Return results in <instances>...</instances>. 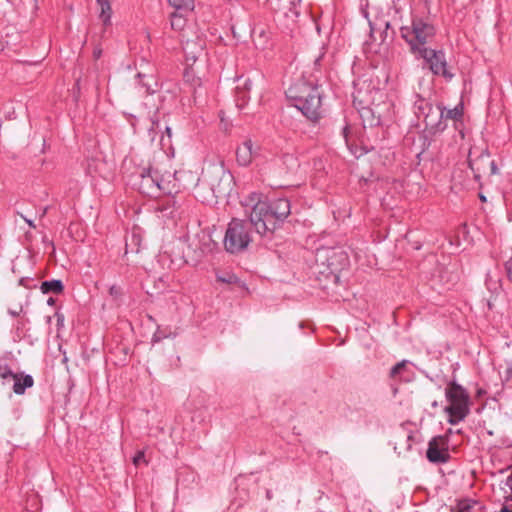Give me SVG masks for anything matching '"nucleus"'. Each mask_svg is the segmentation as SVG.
<instances>
[{"instance_id":"46","label":"nucleus","mask_w":512,"mask_h":512,"mask_svg":"<svg viewBox=\"0 0 512 512\" xmlns=\"http://www.w3.org/2000/svg\"><path fill=\"white\" fill-rule=\"evenodd\" d=\"M128 247H129V244L126 243V253L128 252Z\"/></svg>"},{"instance_id":"8","label":"nucleus","mask_w":512,"mask_h":512,"mask_svg":"<svg viewBox=\"0 0 512 512\" xmlns=\"http://www.w3.org/2000/svg\"><path fill=\"white\" fill-rule=\"evenodd\" d=\"M158 174V169L143 168L133 176L132 184L144 195L157 196L159 194Z\"/></svg>"},{"instance_id":"10","label":"nucleus","mask_w":512,"mask_h":512,"mask_svg":"<svg viewBox=\"0 0 512 512\" xmlns=\"http://www.w3.org/2000/svg\"><path fill=\"white\" fill-rule=\"evenodd\" d=\"M416 56L425 60L433 74L452 79L453 74L447 69V62L443 51L427 48L425 52H420Z\"/></svg>"},{"instance_id":"18","label":"nucleus","mask_w":512,"mask_h":512,"mask_svg":"<svg viewBox=\"0 0 512 512\" xmlns=\"http://www.w3.org/2000/svg\"><path fill=\"white\" fill-rule=\"evenodd\" d=\"M170 6L175 8L176 12L188 14L194 10V0H168Z\"/></svg>"},{"instance_id":"24","label":"nucleus","mask_w":512,"mask_h":512,"mask_svg":"<svg viewBox=\"0 0 512 512\" xmlns=\"http://www.w3.org/2000/svg\"><path fill=\"white\" fill-rule=\"evenodd\" d=\"M462 116V107H455L453 109L444 110L443 118L457 120Z\"/></svg>"},{"instance_id":"40","label":"nucleus","mask_w":512,"mask_h":512,"mask_svg":"<svg viewBox=\"0 0 512 512\" xmlns=\"http://www.w3.org/2000/svg\"><path fill=\"white\" fill-rule=\"evenodd\" d=\"M452 434H453V430L450 428V429L447 430V432H446V434L444 436H448L449 437Z\"/></svg>"},{"instance_id":"21","label":"nucleus","mask_w":512,"mask_h":512,"mask_svg":"<svg viewBox=\"0 0 512 512\" xmlns=\"http://www.w3.org/2000/svg\"><path fill=\"white\" fill-rule=\"evenodd\" d=\"M19 373H14L8 366L0 367V378L2 379L3 385L13 382L18 377Z\"/></svg>"},{"instance_id":"39","label":"nucleus","mask_w":512,"mask_h":512,"mask_svg":"<svg viewBox=\"0 0 512 512\" xmlns=\"http://www.w3.org/2000/svg\"><path fill=\"white\" fill-rule=\"evenodd\" d=\"M165 130H166V133H167L168 137L170 138L171 137V129H170V127L167 126L165 128Z\"/></svg>"},{"instance_id":"12","label":"nucleus","mask_w":512,"mask_h":512,"mask_svg":"<svg viewBox=\"0 0 512 512\" xmlns=\"http://www.w3.org/2000/svg\"><path fill=\"white\" fill-rule=\"evenodd\" d=\"M205 48V40L200 37L187 39L183 43V52L185 61L188 66H192L196 60L203 55Z\"/></svg>"},{"instance_id":"9","label":"nucleus","mask_w":512,"mask_h":512,"mask_svg":"<svg viewBox=\"0 0 512 512\" xmlns=\"http://www.w3.org/2000/svg\"><path fill=\"white\" fill-rule=\"evenodd\" d=\"M184 204L180 196H166L157 201L155 211L159 218L175 221L184 213Z\"/></svg>"},{"instance_id":"16","label":"nucleus","mask_w":512,"mask_h":512,"mask_svg":"<svg viewBox=\"0 0 512 512\" xmlns=\"http://www.w3.org/2000/svg\"><path fill=\"white\" fill-rule=\"evenodd\" d=\"M97 5L100 8L99 18L105 26L111 25L112 18V7L110 0H96Z\"/></svg>"},{"instance_id":"6","label":"nucleus","mask_w":512,"mask_h":512,"mask_svg":"<svg viewBox=\"0 0 512 512\" xmlns=\"http://www.w3.org/2000/svg\"><path fill=\"white\" fill-rule=\"evenodd\" d=\"M198 182V175L191 171L183 170L175 171L174 173H161L159 171V194L163 193L166 196H178V192L181 187L188 188L189 186H196Z\"/></svg>"},{"instance_id":"38","label":"nucleus","mask_w":512,"mask_h":512,"mask_svg":"<svg viewBox=\"0 0 512 512\" xmlns=\"http://www.w3.org/2000/svg\"><path fill=\"white\" fill-rule=\"evenodd\" d=\"M507 483H512V468H511L510 475L507 477Z\"/></svg>"},{"instance_id":"43","label":"nucleus","mask_w":512,"mask_h":512,"mask_svg":"<svg viewBox=\"0 0 512 512\" xmlns=\"http://www.w3.org/2000/svg\"><path fill=\"white\" fill-rule=\"evenodd\" d=\"M138 240H139L138 237L135 234H133L132 235V241H137L138 242Z\"/></svg>"},{"instance_id":"45","label":"nucleus","mask_w":512,"mask_h":512,"mask_svg":"<svg viewBox=\"0 0 512 512\" xmlns=\"http://www.w3.org/2000/svg\"><path fill=\"white\" fill-rule=\"evenodd\" d=\"M47 302L49 305H52L54 303V300L52 298H49Z\"/></svg>"},{"instance_id":"17","label":"nucleus","mask_w":512,"mask_h":512,"mask_svg":"<svg viewBox=\"0 0 512 512\" xmlns=\"http://www.w3.org/2000/svg\"><path fill=\"white\" fill-rule=\"evenodd\" d=\"M478 505V502L472 499H462L457 501V503L451 507V512H476L475 507Z\"/></svg>"},{"instance_id":"34","label":"nucleus","mask_w":512,"mask_h":512,"mask_svg":"<svg viewBox=\"0 0 512 512\" xmlns=\"http://www.w3.org/2000/svg\"><path fill=\"white\" fill-rule=\"evenodd\" d=\"M56 317H57V324L58 326H63L64 325V315L57 312L56 313Z\"/></svg>"},{"instance_id":"22","label":"nucleus","mask_w":512,"mask_h":512,"mask_svg":"<svg viewBox=\"0 0 512 512\" xmlns=\"http://www.w3.org/2000/svg\"><path fill=\"white\" fill-rule=\"evenodd\" d=\"M235 98H236L235 101H236L237 107H239L241 109L245 106V104L247 103V101L249 99V92L243 91L241 86L237 85Z\"/></svg>"},{"instance_id":"41","label":"nucleus","mask_w":512,"mask_h":512,"mask_svg":"<svg viewBox=\"0 0 512 512\" xmlns=\"http://www.w3.org/2000/svg\"><path fill=\"white\" fill-rule=\"evenodd\" d=\"M320 59H321V56L317 57L315 59V65L318 66L319 65V62H320Z\"/></svg>"},{"instance_id":"23","label":"nucleus","mask_w":512,"mask_h":512,"mask_svg":"<svg viewBox=\"0 0 512 512\" xmlns=\"http://www.w3.org/2000/svg\"><path fill=\"white\" fill-rule=\"evenodd\" d=\"M185 13L175 12L171 15V27L172 29H180L184 23L185 19L184 16Z\"/></svg>"},{"instance_id":"1","label":"nucleus","mask_w":512,"mask_h":512,"mask_svg":"<svg viewBox=\"0 0 512 512\" xmlns=\"http://www.w3.org/2000/svg\"><path fill=\"white\" fill-rule=\"evenodd\" d=\"M248 222L260 236H270L291 213L286 198L268 200L263 194L252 192L242 202Z\"/></svg>"},{"instance_id":"2","label":"nucleus","mask_w":512,"mask_h":512,"mask_svg":"<svg viewBox=\"0 0 512 512\" xmlns=\"http://www.w3.org/2000/svg\"><path fill=\"white\" fill-rule=\"evenodd\" d=\"M286 97L307 119L316 122L322 117V92L318 85L298 80L286 90Z\"/></svg>"},{"instance_id":"28","label":"nucleus","mask_w":512,"mask_h":512,"mask_svg":"<svg viewBox=\"0 0 512 512\" xmlns=\"http://www.w3.org/2000/svg\"><path fill=\"white\" fill-rule=\"evenodd\" d=\"M109 294L114 297V298H118L121 296L122 292H121V288L117 285H112L110 288H109Z\"/></svg>"},{"instance_id":"15","label":"nucleus","mask_w":512,"mask_h":512,"mask_svg":"<svg viewBox=\"0 0 512 512\" xmlns=\"http://www.w3.org/2000/svg\"><path fill=\"white\" fill-rule=\"evenodd\" d=\"M34 385V379L29 374L19 373L13 384V392L17 395H23L27 388H31Z\"/></svg>"},{"instance_id":"47","label":"nucleus","mask_w":512,"mask_h":512,"mask_svg":"<svg viewBox=\"0 0 512 512\" xmlns=\"http://www.w3.org/2000/svg\"><path fill=\"white\" fill-rule=\"evenodd\" d=\"M51 317H47V322L50 323Z\"/></svg>"},{"instance_id":"27","label":"nucleus","mask_w":512,"mask_h":512,"mask_svg":"<svg viewBox=\"0 0 512 512\" xmlns=\"http://www.w3.org/2000/svg\"><path fill=\"white\" fill-rule=\"evenodd\" d=\"M217 280L223 283H235L238 279L235 275L217 276Z\"/></svg>"},{"instance_id":"36","label":"nucleus","mask_w":512,"mask_h":512,"mask_svg":"<svg viewBox=\"0 0 512 512\" xmlns=\"http://www.w3.org/2000/svg\"><path fill=\"white\" fill-rule=\"evenodd\" d=\"M24 220L26 221V223H27L30 227L35 228L34 222H33L32 220H29V219H27V218H24Z\"/></svg>"},{"instance_id":"4","label":"nucleus","mask_w":512,"mask_h":512,"mask_svg":"<svg viewBox=\"0 0 512 512\" xmlns=\"http://www.w3.org/2000/svg\"><path fill=\"white\" fill-rule=\"evenodd\" d=\"M448 405L444 412L448 414V423L457 425L470 413V398L467 390L456 382H451L445 389Z\"/></svg>"},{"instance_id":"44","label":"nucleus","mask_w":512,"mask_h":512,"mask_svg":"<svg viewBox=\"0 0 512 512\" xmlns=\"http://www.w3.org/2000/svg\"><path fill=\"white\" fill-rule=\"evenodd\" d=\"M100 54H101V51H94V55H95V57H99V56H100Z\"/></svg>"},{"instance_id":"48","label":"nucleus","mask_w":512,"mask_h":512,"mask_svg":"<svg viewBox=\"0 0 512 512\" xmlns=\"http://www.w3.org/2000/svg\"><path fill=\"white\" fill-rule=\"evenodd\" d=\"M480 198H481V200H483V201H485V200H486V198H485L484 196H481Z\"/></svg>"},{"instance_id":"11","label":"nucleus","mask_w":512,"mask_h":512,"mask_svg":"<svg viewBox=\"0 0 512 512\" xmlns=\"http://www.w3.org/2000/svg\"><path fill=\"white\" fill-rule=\"evenodd\" d=\"M426 457L432 463H447L450 460L448 436L433 437L428 443Z\"/></svg>"},{"instance_id":"20","label":"nucleus","mask_w":512,"mask_h":512,"mask_svg":"<svg viewBox=\"0 0 512 512\" xmlns=\"http://www.w3.org/2000/svg\"><path fill=\"white\" fill-rule=\"evenodd\" d=\"M184 79L187 83H190L193 88V94L194 98L196 99V95L199 93L198 89L201 88L202 82L201 79L198 77H195V75L192 73V71L186 70L184 73Z\"/></svg>"},{"instance_id":"37","label":"nucleus","mask_w":512,"mask_h":512,"mask_svg":"<svg viewBox=\"0 0 512 512\" xmlns=\"http://www.w3.org/2000/svg\"><path fill=\"white\" fill-rule=\"evenodd\" d=\"M159 125V122L158 121H152V129H155L157 128Z\"/></svg>"},{"instance_id":"13","label":"nucleus","mask_w":512,"mask_h":512,"mask_svg":"<svg viewBox=\"0 0 512 512\" xmlns=\"http://www.w3.org/2000/svg\"><path fill=\"white\" fill-rule=\"evenodd\" d=\"M259 147L255 146L250 139L245 140L236 149V160L240 166L250 165L253 159L258 155Z\"/></svg>"},{"instance_id":"25","label":"nucleus","mask_w":512,"mask_h":512,"mask_svg":"<svg viewBox=\"0 0 512 512\" xmlns=\"http://www.w3.org/2000/svg\"><path fill=\"white\" fill-rule=\"evenodd\" d=\"M142 85L146 88L148 94H153L158 90V83L152 77L147 82H143Z\"/></svg>"},{"instance_id":"5","label":"nucleus","mask_w":512,"mask_h":512,"mask_svg":"<svg viewBox=\"0 0 512 512\" xmlns=\"http://www.w3.org/2000/svg\"><path fill=\"white\" fill-rule=\"evenodd\" d=\"M250 223L244 219L233 218L227 225L223 238L225 250L230 254L244 252L252 242Z\"/></svg>"},{"instance_id":"19","label":"nucleus","mask_w":512,"mask_h":512,"mask_svg":"<svg viewBox=\"0 0 512 512\" xmlns=\"http://www.w3.org/2000/svg\"><path fill=\"white\" fill-rule=\"evenodd\" d=\"M41 291L43 293H61L63 291V284L60 280L44 281L41 284Z\"/></svg>"},{"instance_id":"32","label":"nucleus","mask_w":512,"mask_h":512,"mask_svg":"<svg viewBox=\"0 0 512 512\" xmlns=\"http://www.w3.org/2000/svg\"><path fill=\"white\" fill-rule=\"evenodd\" d=\"M505 486L509 489V490H505V498L512 501V482L507 483V480H506Z\"/></svg>"},{"instance_id":"7","label":"nucleus","mask_w":512,"mask_h":512,"mask_svg":"<svg viewBox=\"0 0 512 512\" xmlns=\"http://www.w3.org/2000/svg\"><path fill=\"white\" fill-rule=\"evenodd\" d=\"M413 112L418 119H422L426 128L438 132L445 128L443 124L444 108L440 105L433 106L432 103L420 95L415 96Z\"/></svg>"},{"instance_id":"49","label":"nucleus","mask_w":512,"mask_h":512,"mask_svg":"<svg viewBox=\"0 0 512 512\" xmlns=\"http://www.w3.org/2000/svg\"><path fill=\"white\" fill-rule=\"evenodd\" d=\"M432 405H433L434 407H436V406H437V402H436V401H435V402H433V404H432Z\"/></svg>"},{"instance_id":"42","label":"nucleus","mask_w":512,"mask_h":512,"mask_svg":"<svg viewBox=\"0 0 512 512\" xmlns=\"http://www.w3.org/2000/svg\"><path fill=\"white\" fill-rule=\"evenodd\" d=\"M492 172L495 173L496 172V165L494 162H492Z\"/></svg>"},{"instance_id":"26","label":"nucleus","mask_w":512,"mask_h":512,"mask_svg":"<svg viewBox=\"0 0 512 512\" xmlns=\"http://www.w3.org/2000/svg\"><path fill=\"white\" fill-rule=\"evenodd\" d=\"M255 35H256V32L254 31L253 32V40H254V43H255L256 47L261 48V49L264 48L265 40L267 39L266 33L263 30H261L259 32V38L260 39L263 38V41H259V42H258V40H257Z\"/></svg>"},{"instance_id":"29","label":"nucleus","mask_w":512,"mask_h":512,"mask_svg":"<svg viewBox=\"0 0 512 512\" xmlns=\"http://www.w3.org/2000/svg\"><path fill=\"white\" fill-rule=\"evenodd\" d=\"M142 461H145V454L143 451H138L133 457V463L138 466Z\"/></svg>"},{"instance_id":"30","label":"nucleus","mask_w":512,"mask_h":512,"mask_svg":"<svg viewBox=\"0 0 512 512\" xmlns=\"http://www.w3.org/2000/svg\"><path fill=\"white\" fill-rule=\"evenodd\" d=\"M240 83L238 85L241 86L243 91L249 92L252 86V82L249 79H240Z\"/></svg>"},{"instance_id":"14","label":"nucleus","mask_w":512,"mask_h":512,"mask_svg":"<svg viewBox=\"0 0 512 512\" xmlns=\"http://www.w3.org/2000/svg\"><path fill=\"white\" fill-rule=\"evenodd\" d=\"M412 363L408 360H402L394 365L390 370V377L403 381H409L413 377V372L409 368Z\"/></svg>"},{"instance_id":"35","label":"nucleus","mask_w":512,"mask_h":512,"mask_svg":"<svg viewBox=\"0 0 512 512\" xmlns=\"http://www.w3.org/2000/svg\"><path fill=\"white\" fill-rule=\"evenodd\" d=\"M498 512H512V505H503Z\"/></svg>"},{"instance_id":"33","label":"nucleus","mask_w":512,"mask_h":512,"mask_svg":"<svg viewBox=\"0 0 512 512\" xmlns=\"http://www.w3.org/2000/svg\"><path fill=\"white\" fill-rule=\"evenodd\" d=\"M505 270L509 280L512 282V264L510 262L505 263Z\"/></svg>"},{"instance_id":"3","label":"nucleus","mask_w":512,"mask_h":512,"mask_svg":"<svg viewBox=\"0 0 512 512\" xmlns=\"http://www.w3.org/2000/svg\"><path fill=\"white\" fill-rule=\"evenodd\" d=\"M400 34L409 45L411 52L417 55L425 52L426 45L430 44L436 35V29L428 20L413 17L410 25L400 28Z\"/></svg>"},{"instance_id":"31","label":"nucleus","mask_w":512,"mask_h":512,"mask_svg":"<svg viewBox=\"0 0 512 512\" xmlns=\"http://www.w3.org/2000/svg\"><path fill=\"white\" fill-rule=\"evenodd\" d=\"M486 285H487V288L491 291H494L496 292L498 290V283L497 282H493L492 281V278L489 276L486 280Z\"/></svg>"}]
</instances>
